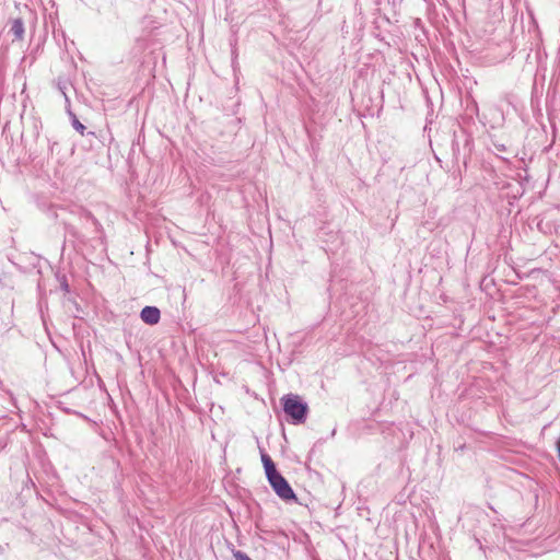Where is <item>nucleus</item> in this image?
Here are the masks:
<instances>
[{
  "mask_svg": "<svg viewBox=\"0 0 560 560\" xmlns=\"http://www.w3.org/2000/svg\"><path fill=\"white\" fill-rule=\"evenodd\" d=\"M283 411L292 424H303L307 419L308 406L299 395L288 394L281 398Z\"/></svg>",
  "mask_w": 560,
  "mask_h": 560,
  "instance_id": "1",
  "label": "nucleus"
},
{
  "mask_svg": "<svg viewBox=\"0 0 560 560\" xmlns=\"http://www.w3.org/2000/svg\"><path fill=\"white\" fill-rule=\"evenodd\" d=\"M268 482L280 499L284 501H296V495L293 489L280 472L269 477Z\"/></svg>",
  "mask_w": 560,
  "mask_h": 560,
  "instance_id": "2",
  "label": "nucleus"
},
{
  "mask_svg": "<svg viewBox=\"0 0 560 560\" xmlns=\"http://www.w3.org/2000/svg\"><path fill=\"white\" fill-rule=\"evenodd\" d=\"M141 319L148 325H155L160 322L161 312L155 306H144L140 313Z\"/></svg>",
  "mask_w": 560,
  "mask_h": 560,
  "instance_id": "3",
  "label": "nucleus"
},
{
  "mask_svg": "<svg viewBox=\"0 0 560 560\" xmlns=\"http://www.w3.org/2000/svg\"><path fill=\"white\" fill-rule=\"evenodd\" d=\"M24 22L22 19H13L10 21L9 34L12 35V40H22L24 38Z\"/></svg>",
  "mask_w": 560,
  "mask_h": 560,
  "instance_id": "4",
  "label": "nucleus"
},
{
  "mask_svg": "<svg viewBox=\"0 0 560 560\" xmlns=\"http://www.w3.org/2000/svg\"><path fill=\"white\" fill-rule=\"evenodd\" d=\"M261 462L264 464L267 479L269 477L273 476L275 474L279 472L276 468L273 460L271 459V457L268 454H266V453L261 454Z\"/></svg>",
  "mask_w": 560,
  "mask_h": 560,
  "instance_id": "5",
  "label": "nucleus"
},
{
  "mask_svg": "<svg viewBox=\"0 0 560 560\" xmlns=\"http://www.w3.org/2000/svg\"><path fill=\"white\" fill-rule=\"evenodd\" d=\"M56 278L59 281L60 289L63 292L68 293L70 291V288L66 275L57 272Z\"/></svg>",
  "mask_w": 560,
  "mask_h": 560,
  "instance_id": "6",
  "label": "nucleus"
},
{
  "mask_svg": "<svg viewBox=\"0 0 560 560\" xmlns=\"http://www.w3.org/2000/svg\"><path fill=\"white\" fill-rule=\"evenodd\" d=\"M72 116V127L78 131L80 132L81 136L84 135V131H85V126L77 118V116L74 114H71Z\"/></svg>",
  "mask_w": 560,
  "mask_h": 560,
  "instance_id": "7",
  "label": "nucleus"
},
{
  "mask_svg": "<svg viewBox=\"0 0 560 560\" xmlns=\"http://www.w3.org/2000/svg\"><path fill=\"white\" fill-rule=\"evenodd\" d=\"M495 148L499 150V151H505V145L504 144H494Z\"/></svg>",
  "mask_w": 560,
  "mask_h": 560,
  "instance_id": "8",
  "label": "nucleus"
},
{
  "mask_svg": "<svg viewBox=\"0 0 560 560\" xmlns=\"http://www.w3.org/2000/svg\"><path fill=\"white\" fill-rule=\"evenodd\" d=\"M88 218L91 219L94 223H97V220L93 217V214L88 213Z\"/></svg>",
  "mask_w": 560,
  "mask_h": 560,
  "instance_id": "9",
  "label": "nucleus"
},
{
  "mask_svg": "<svg viewBox=\"0 0 560 560\" xmlns=\"http://www.w3.org/2000/svg\"><path fill=\"white\" fill-rule=\"evenodd\" d=\"M60 90H61L62 94H63L65 96H67V95H66V92L63 91V86H60ZM66 100L68 101V97H66Z\"/></svg>",
  "mask_w": 560,
  "mask_h": 560,
  "instance_id": "10",
  "label": "nucleus"
}]
</instances>
